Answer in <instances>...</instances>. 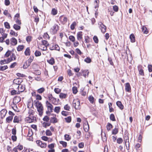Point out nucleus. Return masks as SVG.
<instances>
[{"label": "nucleus", "instance_id": "nucleus-34", "mask_svg": "<svg viewBox=\"0 0 152 152\" xmlns=\"http://www.w3.org/2000/svg\"><path fill=\"white\" fill-rule=\"evenodd\" d=\"M33 134V133L32 132V130L31 129H29L28 134V137H30Z\"/></svg>", "mask_w": 152, "mask_h": 152}, {"label": "nucleus", "instance_id": "nucleus-37", "mask_svg": "<svg viewBox=\"0 0 152 152\" xmlns=\"http://www.w3.org/2000/svg\"><path fill=\"white\" fill-rule=\"evenodd\" d=\"M142 31L145 34H147L148 33V31H147V29L146 27L144 26H143L142 28Z\"/></svg>", "mask_w": 152, "mask_h": 152}, {"label": "nucleus", "instance_id": "nucleus-19", "mask_svg": "<svg viewBox=\"0 0 152 152\" xmlns=\"http://www.w3.org/2000/svg\"><path fill=\"white\" fill-rule=\"evenodd\" d=\"M58 119L55 117H51L50 119V122L53 124L57 123L58 122Z\"/></svg>", "mask_w": 152, "mask_h": 152}, {"label": "nucleus", "instance_id": "nucleus-1", "mask_svg": "<svg viewBox=\"0 0 152 152\" xmlns=\"http://www.w3.org/2000/svg\"><path fill=\"white\" fill-rule=\"evenodd\" d=\"M37 107V110L39 113L40 116H41L43 114V107L42 104L40 102L38 101L36 102L35 104Z\"/></svg>", "mask_w": 152, "mask_h": 152}, {"label": "nucleus", "instance_id": "nucleus-11", "mask_svg": "<svg viewBox=\"0 0 152 152\" xmlns=\"http://www.w3.org/2000/svg\"><path fill=\"white\" fill-rule=\"evenodd\" d=\"M18 92L19 93L23 92L25 89V86L22 85L18 86L17 87Z\"/></svg>", "mask_w": 152, "mask_h": 152}, {"label": "nucleus", "instance_id": "nucleus-33", "mask_svg": "<svg viewBox=\"0 0 152 152\" xmlns=\"http://www.w3.org/2000/svg\"><path fill=\"white\" fill-rule=\"evenodd\" d=\"M60 107H55L54 111L57 113H58L60 112Z\"/></svg>", "mask_w": 152, "mask_h": 152}, {"label": "nucleus", "instance_id": "nucleus-57", "mask_svg": "<svg viewBox=\"0 0 152 152\" xmlns=\"http://www.w3.org/2000/svg\"><path fill=\"white\" fill-rule=\"evenodd\" d=\"M55 144L54 143H51L49 145H48V147L50 149H53V148L54 147Z\"/></svg>", "mask_w": 152, "mask_h": 152}, {"label": "nucleus", "instance_id": "nucleus-24", "mask_svg": "<svg viewBox=\"0 0 152 152\" xmlns=\"http://www.w3.org/2000/svg\"><path fill=\"white\" fill-rule=\"evenodd\" d=\"M113 126L112 124L109 123H107V124L106 126V128L107 130L108 131H110V129L113 128Z\"/></svg>", "mask_w": 152, "mask_h": 152}, {"label": "nucleus", "instance_id": "nucleus-62", "mask_svg": "<svg viewBox=\"0 0 152 152\" xmlns=\"http://www.w3.org/2000/svg\"><path fill=\"white\" fill-rule=\"evenodd\" d=\"M84 146V143L83 142H80L78 144V147L80 148H82Z\"/></svg>", "mask_w": 152, "mask_h": 152}, {"label": "nucleus", "instance_id": "nucleus-6", "mask_svg": "<svg viewBox=\"0 0 152 152\" xmlns=\"http://www.w3.org/2000/svg\"><path fill=\"white\" fill-rule=\"evenodd\" d=\"M35 119V117H34L33 115H29L28 117H26L25 118V120L27 122L31 123L33 122Z\"/></svg>", "mask_w": 152, "mask_h": 152}, {"label": "nucleus", "instance_id": "nucleus-48", "mask_svg": "<svg viewBox=\"0 0 152 152\" xmlns=\"http://www.w3.org/2000/svg\"><path fill=\"white\" fill-rule=\"evenodd\" d=\"M46 134L47 136H50L52 135V133L49 130L47 129L46 131Z\"/></svg>", "mask_w": 152, "mask_h": 152}, {"label": "nucleus", "instance_id": "nucleus-28", "mask_svg": "<svg viewBox=\"0 0 152 152\" xmlns=\"http://www.w3.org/2000/svg\"><path fill=\"white\" fill-rule=\"evenodd\" d=\"M66 94L62 93H60L59 95V97L61 99H65L66 98Z\"/></svg>", "mask_w": 152, "mask_h": 152}, {"label": "nucleus", "instance_id": "nucleus-44", "mask_svg": "<svg viewBox=\"0 0 152 152\" xmlns=\"http://www.w3.org/2000/svg\"><path fill=\"white\" fill-rule=\"evenodd\" d=\"M51 13L53 15H55L57 13V11L55 9L53 8L52 10Z\"/></svg>", "mask_w": 152, "mask_h": 152}, {"label": "nucleus", "instance_id": "nucleus-46", "mask_svg": "<svg viewBox=\"0 0 152 152\" xmlns=\"http://www.w3.org/2000/svg\"><path fill=\"white\" fill-rule=\"evenodd\" d=\"M11 51L10 50H8L4 55V57H8L11 54Z\"/></svg>", "mask_w": 152, "mask_h": 152}, {"label": "nucleus", "instance_id": "nucleus-43", "mask_svg": "<svg viewBox=\"0 0 152 152\" xmlns=\"http://www.w3.org/2000/svg\"><path fill=\"white\" fill-rule=\"evenodd\" d=\"M65 119L67 122L70 123L71 121V117L70 116H68L67 118H65Z\"/></svg>", "mask_w": 152, "mask_h": 152}, {"label": "nucleus", "instance_id": "nucleus-9", "mask_svg": "<svg viewBox=\"0 0 152 152\" xmlns=\"http://www.w3.org/2000/svg\"><path fill=\"white\" fill-rule=\"evenodd\" d=\"M46 104L48 107V109L50 110V112H52L53 111V106L52 104L48 102V101H47L46 102Z\"/></svg>", "mask_w": 152, "mask_h": 152}, {"label": "nucleus", "instance_id": "nucleus-5", "mask_svg": "<svg viewBox=\"0 0 152 152\" xmlns=\"http://www.w3.org/2000/svg\"><path fill=\"white\" fill-rule=\"evenodd\" d=\"M98 24L99 26V28L101 29V31L103 33H104L106 31V27L101 22H98Z\"/></svg>", "mask_w": 152, "mask_h": 152}, {"label": "nucleus", "instance_id": "nucleus-38", "mask_svg": "<svg viewBox=\"0 0 152 152\" xmlns=\"http://www.w3.org/2000/svg\"><path fill=\"white\" fill-rule=\"evenodd\" d=\"M24 47V46L23 45H19L17 48V50L18 51H20L23 50Z\"/></svg>", "mask_w": 152, "mask_h": 152}, {"label": "nucleus", "instance_id": "nucleus-21", "mask_svg": "<svg viewBox=\"0 0 152 152\" xmlns=\"http://www.w3.org/2000/svg\"><path fill=\"white\" fill-rule=\"evenodd\" d=\"M30 64L27 61L24 63L23 65V68L24 69H26L30 65Z\"/></svg>", "mask_w": 152, "mask_h": 152}, {"label": "nucleus", "instance_id": "nucleus-50", "mask_svg": "<svg viewBox=\"0 0 152 152\" xmlns=\"http://www.w3.org/2000/svg\"><path fill=\"white\" fill-rule=\"evenodd\" d=\"M73 93L74 94H76L77 92V88L76 87H73L72 88Z\"/></svg>", "mask_w": 152, "mask_h": 152}, {"label": "nucleus", "instance_id": "nucleus-60", "mask_svg": "<svg viewBox=\"0 0 152 152\" xmlns=\"http://www.w3.org/2000/svg\"><path fill=\"white\" fill-rule=\"evenodd\" d=\"M55 92L57 94H58L61 91V90L58 88H55L54 90Z\"/></svg>", "mask_w": 152, "mask_h": 152}, {"label": "nucleus", "instance_id": "nucleus-27", "mask_svg": "<svg viewBox=\"0 0 152 152\" xmlns=\"http://www.w3.org/2000/svg\"><path fill=\"white\" fill-rule=\"evenodd\" d=\"M83 76L86 77V76L87 75V76L88 75L89 72L88 71V70H85L82 71V72Z\"/></svg>", "mask_w": 152, "mask_h": 152}, {"label": "nucleus", "instance_id": "nucleus-56", "mask_svg": "<svg viewBox=\"0 0 152 152\" xmlns=\"http://www.w3.org/2000/svg\"><path fill=\"white\" fill-rule=\"evenodd\" d=\"M28 113L29 115H33L34 113V111L33 110L30 109L28 110Z\"/></svg>", "mask_w": 152, "mask_h": 152}, {"label": "nucleus", "instance_id": "nucleus-23", "mask_svg": "<svg viewBox=\"0 0 152 152\" xmlns=\"http://www.w3.org/2000/svg\"><path fill=\"white\" fill-rule=\"evenodd\" d=\"M25 55L26 56H29L30 55V50L29 48H27L25 52Z\"/></svg>", "mask_w": 152, "mask_h": 152}, {"label": "nucleus", "instance_id": "nucleus-53", "mask_svg": "<svg viewBox=\"0 0 152 152\" xmlns=\"http://www.w3.org/2000/svg\"><path fill=\"white\" fill-rule=\"evenodd\" d=\"M34 59V57L33 56H30L29 58L27 61L30 64L31 63L32 61Z\"/></svg>", "mask_w": 152, "mask_h": 152}, {"label": "nucleus", "instance_id": "nucleus-4", "mask_svg": "<svg viewBox=\"0 0 152 152\" xmlns=\"http://www.w3.org/2000/svg\"><path fill=\"white\" fill-rule=\"evenodd\" d=\"M59 29V27L58 25L55 24L51 28V32L53 34H56Z\"/></svg>", "mask_w": 152, "mask_h": 152}, {"label": "nucleus", "instance_id": "nucleus-32", "mask_svg": "<svg viewBox=\"0 0 152 152\" xmlns=\"http://www.w3.org/2000/svg\"><path fill=\"white\" fill-rule=\"evenodd\" d=\"M118 132V129L115 128L113 129L112 131V134H113L115 135Z\"/></svg>", "mask_w": 152, "mask_h": 152}, {"label": "nucleus", "instance_id": "nucleus-20", "mask_svg": "<svg viewBox=\"0 0 152 152\" xmlns=\"http://www.w3.org/2000/svg\"><path fill=\"white\" fill-rule=\"evenodd\" d=\"M13 117L11 116H9L7 117L6 120V123H10L11 122L13 119Z\"/></svg>", "mask_w": 152, "mask_h": 152}, {"label": "nucleus", "instance_id": "nucleus-8", "mask_svg": "<svg viewBox=\"0 0 152 152\" xmlns=\"http://www.w3.org/2000/svg\"><path fill=\"white\" fill-rule=\"evenodd\" d=\"M36 143L38 146L41 148H45L46 147L47 144L45 143H43L41 141L37 140L36 141Z\"/></svg>", "mask_w": 152, "mask_h": 152}, {"label": "nucleus", "instance_id": "nucleus-13", "mask_svg": "<svg viewBox=\"0 0 152 152\" xmlns=\"http://www.w3.org/2000/svg\"><path fill=\"white\" fill-rule=\"evenodd\" d=\"M99 0H95L94 1V8L96 9V12L98 10V9L99 7Z\"/></svg>", "mask_w": 152, "mask_h": 152}, {"label": "nucleus", "instance_id": "nucleus-40", "mask_svg": "<svg viewBox=\"0 0 152 152\" xmlns=\"http://www.w3.org/2000/svg\"><path fill=\"white\" fill-rule=\"evenodd\" d=\"M110 119L111 120L113 121H115V119L114 115L113 114H111L110 115Z\"/></svg>", "mask_w": 152, "mask_h": 152}, {"label": "nucleus", "instance_id": "nucleus-52", "mask_svg": "<svg viewBox=\"0 0 152 152\" xmlns=\"http://www.w3.org/2000/svg\"><path fill=\"white\" fill-rule=\"evenodd\" d=\"M10 34L12 35H14V36L16 37L18 36V34L17 33H16L15 32L12 30H10Z\"/></svg>", "mask_w": 152, "mask_h": 152}, {"label": "nucleus", "instance_id": "nucleus-25", "mask_svg": "<svg viewBox=\"0 0 152 152\" xmlns=\"http://www.w3.org/2000/svg\"><path fill=\"white\" fill-rule=\"evenodd\" d=\"M13 28L17 31L19 30L20 29V26L17 24H14L13 26Z\"/></svg>", "mask_w": 152, "mask_h": 152}, {"label": "nucleus", "instance_id": "nucleus-36", "mask_svg": "<svg viewBox=\"0 0 152 152\" xmlns=\"http://www.w3.org/2000/svg\"><path fill=\"white\" fill-rule=\"evenodd\" d=\"M77 23L75 22H74L70 26V28L72 30H73L74 29L75 26L76 25Z\"/></svg>", "mask_w": 152, "mask_h": 152}, {"label": "nucleus", "instance_id": "nucleus-22", "mask_svg": "<svg viewBox=\"0 0 152 152\" xmlns=\"http://www.w3.org/2000/svg\"><path fill=\"white\" fill-rule=\"evenodd\" d=\"M129 38L131 42H135V36L133 34H130Z\"/></svg>", "mask_w": 152, "mask_h": 152}, {"label": "nucleus", "instance_id": "nucleus-17", "mask_svg": "<svg viewBox=\"0 0 152 152\" xmlns=\"http://www.w3.org/2000/svg\"><path fill=\"white\" fill-rule=\"evenodd\" d=\"M117 105L119 107V108L122 110L124 108V106L122 104L121 102L120 101H118L116 103Z\"/></svg>", "mask_w": 152, "mask_h": 152}, {"label": "nucleus", "instance_id": "nucleus-54", "mask_svg": "<svg viewBox=\"0 0 152 152\" xmlns=\"http://www.w3.org/2000/svg\"><path fill=\"white\" fill-rule=\"evenodd\" d=\"M93 39L94 41L96 43H97L98 42V39L96 36H94Z\"/></svg>", "mask_w": 152, "mask_h": 152}, {"label": "nucleus", "instance_id": "nucleus-39", "mask_svg": "<svg viewBox=\"0 0 152 152\" xmlns=\"http://www.w3.org/2000/svg\"><path fill=\"white\" fill-rule=\"evenodd\" d=\"M8 68V66L7 65H5L2 66L0 67V71H4Z\"/></svg>", "mask_w": 152, "mask_h": 152}, {"label": "nucleus", "instance_id": "nucleus-47", "mask_svg": "<svg viewBox=\"0 0 152 152\" xmlns=\"http://www.w3.org/2000/svg\"><path fill=\"white\" fill-rule=\"evenodd\" d=\"M84 61L88 63H90L91 61V59L89 57H87L84 59Z\"/></svg>", "mask_w": 152, "mask_h": 152}, {"label": "nucleus", "instance_id": "nucleus-55", "mask_svg": "<svg viewBox=\"0 0 152 152\" xmlns=\"http://www.w3.org/2000/svg\"><path fill=\"white\" fill-rule=\"evenodd\" d=\"M50 120V118L48 116L46 115L43 118V120L45 121L48 122Z\"/></svg>", "mask_w": 152, "mask_h": 152}, {"label": "nucleus", "instance_id": "nucleus-2", "mask_svg": "<svg viewBox=\"0 0 152 152\" xmlns=\"http://www.w3.org/2000/svg\"><path fill=\"white\" fill-rule=\"evenodd\" d=\"M72 105L76 110H79L80 108V102L79 100H74L73 102Z\"/></svg>", "mask_w": 152, "mask_h": 152}, {"label": "nucleus", "instance_id": "nucleus-31", "mask_svg": "<svg viewBox=\"0 0 152 152\" xmlns=\"http://www.w3.org/2000/svg\"><path fill=\"white\" fill-rule=\"evenodd\" d=\"M45 91V89L43 87L40 88L37 90V92L39 94H41Z\"/></svg>", "mask_w": 152, "mask_h": 152}, {"label": "nucleus", "instance_id": "nucleus-42", "mask_svg": "<svg viewBox=\"0 0 152 152\" xmlns=\"http://www.w3.org/2000/svg\"><path fill=\"white\" fill-rule=\"evenodd\" d=\"M4 25L6 28L8 29H9L10 28V24L8 22H5L4 23Z\"/></svg>", "mask_w": 152, "mask_h": 152}, {"label": "nucleus", "instance_id": "nucleus-18", "mask_svg": "<svg viewBox=\"0 0 152 152\" xmlns=\"http://www.w3.org/2000/svg\"><path fill=\"white\" fill-rule=\"evenodd\" d=\"M17 43V40L15 38L12 37L11 39V43L13 45H16Z\"/></svg>", "mask_w": 152, "mask_h": 152}, {"label": "nucleus", "instance_id": "nucleus-45", "mask_svg": "<svg viewBox=\"0 0 152 152\" xmlns=\"http://www.w3.org/2000/svg\"><path fill=\"white\" fill-rule=\"evenodd\" d=\"M123 142V140L121 138H118L117 140V142L119 144L122 143Z\"/></svg>", "mask_w": 152, "mask_h": 152}, {"label": "nucleus", "instance_id": "nucleus-51", "mask_svg": "<svg viewBox=\"0 0 152 152\" xmlns=\"http://www.w3.org/2000/svg\"><path fill=\"white\" fill-rule=\"evenodd\" d=\"M11 93V95H13L16 94H20V93L19 92H18V91H15L14 90L12 91Z\"/></svg>", "mask_w": 152, "mask_h": 152}, {"label": "nucleus", "instance_id": "nucleus-30", "mask_svg": "<svg viewBox=\"0 0 152 152\" xmlns=\"http://www.w3.org/2000/svg\"><path fill=\"white\" fill-rule=\"evenodd\" d=\"M19 122V117L17 116H15L13 120L14 123H18Z\"/></svg>", "mask_w": 152, "mask_h": 152}, {"label": "nucleus", "instance_id": "nucleus-41", "mask_svg": "<svg viewBox=\"0 0 152 152\" xmlns=\"http://www.w3.org/2000/svg\"><path fill=\"white\" fill-rule=\"evenodd\" d=\"M60 144L62 145L65 148L67 146V143L66 142L61 141L59 142Z\"/></svg>", "mask_w": 152, "mask_h": 152}, {"label": "nucleus", "instance_id": "nucleus-12", "mask_svg": "<svg viewBox=\"0 0 152 152\" xmlns=\"http://www.w3.org/2000/svg\"><path fill=\"white\" fill-rule=\"evenodd\" d=\"M89 126L88 122L86 121V122L83 124V129L86 132H87L89 129Z\"/></svg>", "mask_w": 152, "mask_h": 152}, {"label": "nucleus", "instance_id": "nucleus-15", "mask_svg": "<svg viewBox=\"0 0 152 152\" xmlns=\"http://www.w3.org/2000/svg\"><path fill=\"white\" fill-rule=\"evenodd\" d=\"M82 35V31H79L77 33V39L79 41H80L83 38Z\"/></svg>", "mask_w": 152, "mask_h": 152}, {"label": "nucleus", "instance_id": "nucleus-3", "mask_svg": "<svg viewBox=\"0 0 152 152\" xmlns=\"http://www.w3.org/2000/svg\"><path fill=\"white\" fill-rule=\"evenodd\" d=\"M50 49L51 50H56L58 51L60 50V48L58 45L54 43H51L50 44Z\"/></svg>", "mask_w": 152, "mask_h": 152}, {"label": "nucleus", "instance_id": "nucleus-7", "mask_svg": "<svg viewBox=\"0 0 152 152\" xmlns=\"http://www.w3.org/2000/svg\"><path fill=\"white\" fill-rule=\"evenodd\" d=\"M22 82L23 80L21 79L17 78L15 79L13 81V85L14 86L19 85Z\"/></svg>", "mask_w": 152, "mask_h": 152}, {"label": "nucleus", "instance_id": "nucleus-63", "mask_svg": "<svg viewBox=\"0 0 152 152\" xmlns=\"http://www.w3.org/2000/svg\"><path fill=\"white\" fill-rule=\"evenodd\" d=\"M113 10L115 12H117L118 10V8L117 6L116 5H114L113 7Z\"/></svg>", "mask_w": 152, "mask_h": 152}, {"label": "nucleus", "instance_id": "nucleus-35", "mask_svg": "<svg viewBox=\"0 0 152 152\" xmlns=\"http://www.w3.org/2000/svg\"><path fill=\"white\" fill-rule=\"evenodd\" d=\"M34 55L36 57H38L40 56L41 53L39 51L36 50L34 53Z\"/></svg>", "mask_w": 152, "mask_h": 152}, {"label": "nucleus", "instance_id": "nucleus-16", "mask_svg": "<svg viewBox=\"0 0 152 152\" xmlns=\"http://www.w3.org/2000/svg\"><path fill=\"white\" fill-rule=\"evenodd\" d=\"M59 20L62 22L66 23L67 22V18L66 17H64L63 15H62L59 17Z\"/></svg>", "mask_w": 152, "mask_h": 152}, {"label": "nucleus", "instance_id": "nucleus-58", "mask_svg": "<svg viewBox=\"0 0 152 152\" xmlns=\"http://www.w3.org/2000/svg\"><path fill=\"white\" fill-rule=\"evenodd\" d=\"M69 39L72 41L74 42L75 41V37L71 35L69 37Z\"/></svg>", "mask_w": 152, "mask_h": 152}, {"label": "nucleus", "instance_id": "nucleus-64", "mask_svg": "<svg viewBox=\"0 0 152 152\" xmlns=\"http://www.w3.org/2000/svg\"><path fill=\"white\" fill-rule=\"evenodd\" d=\"M148 68L149 72H152V65H148Z\"/></svg>", "mask_w": 152, "mask_h": 152}, {"label": "nucleus", "instance_id": "nucleus-10", "mask_svg": "<svg viewBox=\"0 0 152 152\" xmlns=\"http://www.w3.org/2000/svg\"><path fill=\"white\" fill-rule=\"evenodd\" d=\"M7 112V110L5 109H3L0 111V117L1 118L3 119L5 117Z\"/></svg>", "mask_w": 152, "mask_h": 152}, {"label": "nucleus", "instance_id": "nucleus-49", "mask_svg": "<svg viewBox=\"0 0 152 152\" xmlns=\"http://www.w3.org/2000/svg\"><path fill=\"white\" fill-rule=\"evenodd\" d=\"M43 126L46 128L47 126H49L50 125V123L44 122L43 123Z\"/></svg>", "mask_w": 152, "mask_h": 152}, {"label": "nucleus", "instance_id": "nucleus-29", "mask_svg": "<svg viewBox=\"0 0 152 152\" xmlns=\"http://www.w3.org/2000/svg\"><path fill=\"white\" fill-rule=\"evenodd\" d=\"M88 100L91 103H93L94 102V98L92 96H90L88 98Z\"/></svg>", "mask_w": 152, "mask_h": 152}, {"label": "nucleus", "instance_id": "nucleus-59", "mask_svg": "<svg viewBox=\"0 0 152 152\" xmlns=\"http://www.w3.org/2000/svg\"><path fill=\"white\" fill-rule=\"evenodd\" d=\"M65 139L67 141H69L71 139L69 136L67 134H66L64 135Z\"/></svg>", "mask_w": 152, "mask_h": 152}, {"label": "nucleus", "instance_id": "nucleus-14", "mask_svg": "<svg viewBox=\"0 0 152 152\" xmlns=\"http://www.w3.org/2000/svg\"><path fill=\"white\" fill-rule=\"evenodd\" d=\"M125 90L128 92H130L131 91L130 84L128 83H126L125 84Z\"/></svg>", "mask_w": 152, "mask_h": 152}, {"label": "nucleus", "instance_id": "nucleus-61", "mask_svg": "<svg viewBox=\"0 0 152 152\" xmlns=\"http://www.w3.org/2000/svg\"><path fill=\"white\" fill-rule=\"evenodd\" d=\"M70 107L68 105V104H66L64 107V110H69Z\"/></svg>", "mask_w": 152, "mask_h": 152}, {"label": "nucleus", "instance_id": "nucleus-26", "mask_svg": "<svg viewBox=\"0 0 152 152\" xmlns=\"http://www.w3.org/2000/svg\"><path fill=\"white\" fill-rule=\"evenodd\" d=\"M48 62L51 65L55 63V61L53 58H51L50 60H47Z\"/></svg>", "mask_w": 152, "mask_h": 152}]
</instances>
